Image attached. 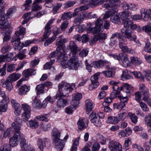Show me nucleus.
Listing matches in <instances>:
<instances>
[{"mask_svg":"<svg viewBox=\"0 0 151 151\" xmlns=\"http://www.w3.org/2000/svg\"><path fill=\"white\" fill-rule=\"evenodd\" d=\"M58 91L56 94V98L59 99L62 96H65L63 93L68 94L73 90L75 87L74 84H69L63 82L58 85Z\"/></svg>","mask_w":151,"mask_h":151,"instance_id":"nucleus-1","label":"nucleus"},{"mask_svg":"<svg viewBox=\"0 0 151 151\" xmlns=\"http://www.w3.org/2000/svg\"><path fill=\"white\" fill-rule=\"evenodd\" d=\"M60 133L57 129L55 128L52 131V135L53 140V145L59 151L62 150L65 143L60 138Z\"/></svg>","mask_w":151,"mask_h":151,"instance_id":"nucleus-2","label":"nucleus"},{"mask_svg":"<svg viewBox=\"0 0 151 151\" xmlns=\"http://www.w3.org/2000/svg\"><path fill=\"white\" fill-rule=\"evenodd\" d=\"M78 62L77 59L74 57L67 61V63L65 64H64V62H61V65L64 68H68L70 70H76L79 66Z\"/></svg>","mask_w":151,"mask_h":151,"instance_id":"nucleus-3","label":"nucleus"},{"mask_svg":"<svg viewBox=\"0 0 151 151\" xmlns=\"http://www.w3.org/2000/svg\"><path fill=\"white\" fill-rule=\"evenodd\" d=\"M6 8L5 2H1L0 4V24L6 28L8 27V22L4 16V11Z\"/></svg>","mask_w":151,"mask_h":151,"instance_id":"nucleus-4","label":"nucleus"},{"mask_svg":"<svg viewBox=\"0 0 151 151\" xmlns=\"http://www.w3.org/2000/svg\"><path fill=\"white\" fill-rule=\"evenodd\" d=\"M139 90L143 96L142 100L146 102L149 106L151 107V99L149 98L148 90L144 85L142 84L140 85Z\"/></svg>","mask_w":151,"mask_h":151,"instance_id":"nucleus-5","label":"nucleus"},{"mask_svg":"<svg viewBox=\"0 0 151 151\" xmlns=\"http://www.w3.org/2000/svg\"><path fill=\"white\" fill-rule=\"evenodd\" d=\"M22 106L24 111V112L22 114V117L23 121L26 122L30 117L31 108L26 104H22Z\"/></svg>","mask_w":151,"mask_h":151,"instance_id":"nucleus-6","label":"nucleus"},{"mask_svg":"<svg viewBox=\"0 0 151 151\" xmlns=\"http://www.w3.org/2000/svg\"><path fill=\"white\" fill-rule=\"evenodd\" d=\"M122 24L124 27L123 28L127 29L130 27L131 29L136 30L138 32H140L141 31V27L139 26L134 24L133 22L131 20H128L124 21Z\"/></svg>","mask_w":151,"mask_h":151,"instance_id":"nucleus-7","label":"nucleus"},{"mask_svg":"<svg viewBox=\"0 0 151 151\" xmlns=\"http://www.w3.org/2000/svg\"><path fill=\"white\" fill-rule=\"evenodd\" d=\"M103 21L100 18H98L95 22V27L91 28L92 32L95 34H99L102 31Z\"/></svg>","mask_w":151,"mask_h":151,"instance_id":"nucleus-8","label":"nucleus"},{"mask_svg":"<svg viewBox=\"0 0 151 151\" xmlns=\"http://www.w3.org/2000/svg\"><path fill=\"white\" fill-rule=\"evenodd\" d=\"M108 145L110 151H122V146L118 142L110 140Z\"/></svg>","mask_w":151,"mask_h":151,"instance_id":"nucleus-9","label":"nucleus"},{"mask_svg":"<svg viewBox=\"0 0 151 151\" xmlns=\"http://www.w3.org/2000/svg\"><path fill=\"white\" fill-rule=\"evenodd\" d=\"M100 73L98 72L95 73L90 78L91 83L89 86V89L92 90L93 89L96 88L99 85L98 79L100 76Z\"/></svg>","mask_w":151,"mask_h":151,"instance_id":"nucleus-10","label":"nucleus"},{"mask_svg":"<svg viewBox=\"0 0 151 151\" xmlns=\"http://www.w3.org/2000/svg\"><path fill=\"white\" fill-rule=\"evenodd\" d=\"M23 135V134H20L17 133L14 134L13 136L9 139V145H10L12 147L17 146L19 143V140L20 141L22 139L21 136Z\"/></svg>","mask_w":151,"mask_h":151,"instance_id":"nucleus-11","label":"nucleus"},{"mask_svg":"<svg viewBox=\"0 0 151 151\" xmlns=\"http://www.w3.org/2000/svg\"><path fill=\"white\" fill-rule=\"evenodd\" d=\"M120 31L123 36L125 38L127 39L131 38V40L134 41L137 43L139 42V41L136 40V36H134V37H132V32L129 29L122 28L121 29Z\"/></svg>","mask_w":151,"mask_h":151,"instance_id":"nucleus-12","label":"nucleus"},{"mask_svg":"<svg viewBox=\"0 0 151 151\" xmlns=\"http://www.w3.org/2000/svg\"><path fill=\"white\" fill-rule=\"evenodd\" d=\"M21 137L22 139L20 142V145L22 150L26 151L30 150L32 147V145L30 144L28 145V142L25 139L24 135Z\"/></svg>","mask_w":151,"mask_h":151,"instance_id":"nucleus-13","label":"nucleus"},{"mask_svg":"<svg viewBox=\"0 0 151 151\" xmlns=\"http://www.w3.org/2000/svg\"><path fill=\"white\" fill-rule=\"evenodd\" d=\"M89 118L91 122L93 123L95 126L99 127L101 126V122L95 113L92 112L89 115Z\"/></svg>","mask_w":151,"mask_h":151,"instance_id":"nucleus-14","label":"nucleus"},{"mask_svg":"<svg viewBox=\"0 0 151 151\" xmlns=\"http://www.w3.org/2000/svg\"><path fill=\"white\" fill-rule=\"evenodd\" d=\"M82 97V95L80 93H77L73 94L71 101V104L74 106V107H78L79 103V101Z\"/></svg>","mask_w":151,"mask_h":151,"instance_id":"nucleus-15","label":"nucleus"},{"mask_svg":"<svg viewBox=\"0 0 151 151\" xmlns=\"http://www.w3.org/2000/svg\"><path fill=\"white\" fill-rule=\"evenodd\" d=\"M67 48L70 50L71 52L73 55H75L81 49L80 47H78L74 41H71L70 42L69 45Z\"/></svg>","mask_w":151,"mask_h":151,"instance_id":"nucleus-16","label":"nucleus"},{"mask_svg":"<svg viewBox=\"0 0 151 151\" xmlns=\"http://www.w3.org/2000/svg\"><path fill=\"white\" fill-rule=\"evenodd\" d=\"M18 28V30L15 32V35L13 37L17 38V39H21L24 37V35L25 33L26 29L22 26H20Z\"/></svg>","mask_w":151,"mask_h":151,"instance_id":"nucleus-17","label":"nucleus"},{"mask_svg":"<svg viewBox=\"0 0 151 151\" xmlns=\"http://www.w3.org/2000/svg\"><path fill=\"white\" fill-rule=\"evenodd\" d=\"M36 73V70L32 68L25 70L23 72L25 80H27L29 77L34 76Z\"/></svg>","mask_w":151,"mask_h":151,"instance_id":"nucleus-18","label":"nucleus"},{"mask_svg":"<svg viewBox=\"0 0 151 151\" xmlns=\"http://www.w3.org/2000/svg\"><path fill=\"white\" fill-rule=\"evenodd\" d=\"M87 15L86 14L83 12H81L78 15V16L75 18L74 20V23L76 25H79L81 23L83 20L86 17Z\"/></svg>","mask_w":151,"mask_h":151,"instance_id":"nucleus-19","label":"nucleus"},{"mask_svg":"<svg viewBox=\"0 0 151 151\" xmlns=\"http://www.w3.org/2000/svg\"><path fill=\"white\" fill-rule=\"evenodd\" d=\"M85 107L86 109V113L88 114L94 107V104L92 101L89 99H86L85 101Z\"/></svg>","mask_w":151,"mask_h":151,"instance_id":"nucleus-20","label":"nucleus"},{"mask_svg":"<svg viewBox=\"0 0 151 151\" xmlns=\"http://www.w3.org/2000/svg\"><path fill=\"white\" fill-rule=\"evenodd\" d=\"M126 40L122 38H119V45L120 48L122 51L128 53L129 49L125 43Z\"/></svg>","mask_w":151,"mask_h":151,"instance_id":"nucleus-21","label":"nucleus"},{"mask_svg":"<svg viewBox=\"0 0 151 151\" xmlns=\"http://www.w3.org/2000/svg\"><path fill=\"white\" fill-rule=\"evenodd\" d=\"M120 60H122V65L125 67H128L130 65L129 61L127 55L123 53L120 54Z\"/></svg>","mask_w":151,"mask_h":151,"instance_id":"nucleus-22","label":"nucleus"},{"mask_svg":"<svg viewBox=\"0 0 151 151\" xmlns=\"http://www.w3.org/2000/svg\"><path fill=\"white\" fill-rule=\"evenodd\" d=\"M17 38L13 37L12 40H11V42L13 43L15 42V44L14 45L13 47L15 50H20L22 49L23 47L22 45H21L19 39H17Z\"/></svg>","mask_w":151,"mask_h":151,"instance_id":"nucleus-23","label":"nucleus"},{"mask_svg":"<svg viewBox=\"0 0 151 151\" xmlns=\"http://www.w3.org/2000/svg\"><path fill=\"white\" fill-rule=\"evenodd\" d=\"M108 4H104L102 6L104 8L113 7L119 5L120 2L119 0H109Z\"/></svg>","mask_w":151,"mask_h":151,"instance_id":"nucleus-24","label":"nucleus"},{"mask_svg":"<svg viewBox=\"0 0 151 151\" xmlns=\"http://www.w3.org/2000/svg\"><path fill=\"white\" fill-rule=\"evenodd\" d=\"M36 119L35 118L34 119L29 120L27 124V126L32 129L37 128L39 126V123Z\"/></svg>","mask_w":151,"mask_h":151,"instance_id":"nucleus-25","label":"nucleus"},{"mask_svg":"<svg viewBox=\"0 0 151 151\" xmlns=\"http://www.w3.org/2000/svg\"><path fill=\"white\" fill-rule=\"evenodd\" d=\"M4 88H6V89L10 91L13 88L12 81L10 79H8L4 82L2 85Z\"/></svg>","mask_w":151,"mask_h":151,"instance_id":"nucleus-26","label":"nucleus"},{"mask_svg":"<svg viewBox=\"0 0 151 151\" xmlns=\"http://www.w3.org/2000/svg\"><path fill=\"white\" fill-rule=\"evenodd\" d=\"M140 16L142 19L145 20H146L149 16H150V13L148 12V13L147 10L146 9H142L140 10Z\"/></svg>","mask_w":151,"mask_h":151,"instance_id":"nucleus-27","label":"nucleus"},{"mask_svg":"<svg viewBox=\"0 0 151 151\" xmlns=\"http://www.w3.org/2000/svg\"><path fill=\"white\" fill-rule=\"evenodd\" d=\"M58 99L57 101V107L58 109L63 108L68 104L67 100L62 98Z\"/></svg>","mask_w":151,"mask_h":151,"instance_id":"nucleus-28","label":"nucleus"},{"mask_svg":"<svg viewBox=\"0 0 151 151\" xmlns=\"http://www.w3.org/2000/svg\"><path fill=\"white\" fill-rule=\"evenodd\" d=\"M54 35L51 38H49L46 40L45 42L44 45L45 47L48 46L50 44L52 43L56 38V36L58 34V32L57 31L55 32H53Z\"/></svg>","mask_w":151,"mask_h":151,"instance_id":"nucleus-29","label":"nucleus"},{"mask_svg":"<svg viewBox=\"0 0 151 151\" xmlns=\"http://www.w3.org/2000/svg\"><path fill=\"white\" fill-rule=\"evenodd\" d=\"M131 17V14L129 11H125L122 12L121 14V18L124 21L129 20Z\"/></svg>","mask_w":151,"mask_h":151,"instance_id":"nucleus-30","label":"nucleus"},{"mask_svg":"<svg viewBox=\"0 0 151 151\" xmlns=\"http://www.w3.org/2000/svg\"><path fill=\"white\" fill-rule=\"evenodd\" d=\"M30 89V87L26 85L22 86L19 89V93L20 95L25 94L28 92Z\"/></svg>","mask_w":151,"mask_h":151,"instance_id":"nucleus-31","label":"nucleus"},{"mask_svg":"<svg viewBox=\"0 0 151 151\" xmlns=\"http://www.w3.org/2000/svg\"><path fill=\"white\" fill-rule=\"evenodd\" d=\"M131 62L136 65H139L142 63V60L137 57H132L130 58Z\"/></svg>","mask_w":151,"mask_h":151,"instance_id":"nucleus-32","label":"nucleus"},{"mask_svg":"<svg viewBox=\"0 0 151 151\" xmlns=\"http://www.w3.org/2000/svg\"><path fill=\"white\" fill-rule=\"evenodd\" d=\"M21 125H19L13 122L12 124V129H13L14 131L15 132L14 134L17 133H19L20 134H23L21 133L20 130L21 129Z\"/></svg>","mask_w":151,"mask_h":151,"instance_id":"nucleus-33","label":"nucleus"},{"mask_svg":"<svg viewBox=\"0 0 151 151\" xmlns=\"http://www.w3.org/2000/svg\"><path fill=\"white\" fill-rule=\"evenodd\" d=\"M67 55L63 53H61L58 57V59L59 60H60L61 65V63L62 62L64 63V64H65L67 62Z\"/></svg>","mask_w":151,"mask_h":151,"instance_id":"nucleus-34","label":"nucleus"},{"mask_svg":"<svg viewBox=\"0 0 151 151\" xmlns=\"http://www.w3.org/2000/svg\"><path fill=\"white\" fill-rule=\"evenodd\" d=\"M55 101V99H54L52 98L50 96H48L43 101L42 104V106L43 107L46 106L48 102L52 103Z\"/></svg>","mask_w":151,"mask_h":151,"instance_id":"nucleus-35","label":"nucleus"},{"mask_svg":"<svg viewBox=\"0 0 151 151\" xmlns=\"http://www.w3.org/2000/svg\"><path fill=\"white\" fill-rule=\"evenodd\" d=\"M80 139V137H79L74 140V143L70 148V151H76L77 150V146L78 145Z\"/></svg>","mask_w":151,"mask_h":151,"instance_id":"nucleus-36","label":"nucleus"},{"mask_svg":"<svg viewBox=\"0 0 151 151\" xmlns=\"http://www.w3.org/2000/svg\"><path fill=\"white\" fill-rule=\"evenodd\" d=\"M122 86L120 87L121 90L122 91L123 89L124 91L127 93H130L131 87L127 83H123Z\"/></svg>","mask_w":151,"mask_h":151,"instance_id":"nucleus-37","label":"nucleus"},{"mask_svg":"<svg viewBox=\"0 0 151 151\" xmlns=\"http://www.w3.org/2000/svg\"><path fill=\"white\" fill-rule=\"evenodd\" d=\"M21 76V74L19 73H13L9 76V79H10L12 82V81H15L19 78Z\"/></svg>","mask_w":151,"mask_h":151,"instance_id":"nucleus-38","label":"nucleus"},{"mask_svg":"<svg viewBox=\"0 0 151 151\" xmlns=\"http://www.w3.org/2000/svg\"><path fill=\"white\" fill-rule=\"evenodd\" d=\"M122 77L126 79H129L132 78V76L131 75V72L127 70L123 71L122 75Z\"/></svg>","mask_w":151,"mask_h":151,"instance_id":"nucleus-39","label":"nucleus"},{"mask_svg":"<svg viewBox=\"0 0 151 151\" xmlns=\"http://www.w3.org/2000/svg\"><path fill=\"white\" fill-rule=\"evenodd\" d=\"M48 115L45 114L44 115H40L36 116L35 119L40 121L47 122L48 121Z\"/></svg>","mask_w":151,"mask_h":151,"instance_id":"nucleus-40","label":"nucleus"},{"mask_svg":"<svg viewBox=\"0 0 151 151\" xmlns=\"http://www.w3.org/2000/svg\"><path fill=\"white\" fill-rule=\"evenodd\" d=\"M111 21L113 23L117 24L120 23V18L118 15H116L113 16L111 17L110 18Z\"/></svg>","mask_w":151,"mask_h":151,"instance_id":"nucleus-41","label":"nucleus"},{"mask_svg":"<svg viewBox=\"0 0 151 151\" xmlns=\"http://www.w3.org/2000/svg\"><path fill=\"white\" fill-rule=\"evenodd\" d=\"M102 73L104 76L107 78L112 77L114 75V72L111 71V70L103 71Z\"/></svg>","mask_w":151,"mask_h":151,"instance_id":"nucleus-42","label":"nucleus"},{"mask_svg":"<svg viewBox=\"0 0 151 151\" xmlns=\"http://www.w3.org/2000/svg\"><path fill=\"white\" fill-rule=\"evenodd\" d=\"M72 13L71 12H67L64 13L62 15L61 19L64 20L65 19H69L72 17Z\"/></svg>","mask_w":151,"mask_h":151,"instance_id":"nucleus-43","label":"nucleus"},{"mask_svg":"<svg viewBox=\"0 0 151 151\" xmlns=\"http://www.w3.org/2000/svg\"><path fill=\"white\" fill-rule=\"evenodd\" d=\"M32 1L31 0H27L25 1L24 5L22 6V8L23 10H28L29 9L30 5L32 3Z\"/></svg>","mask_w":151,"mask_h":151,"instance_id":"nucleus-44","label":"nucleus"},{"mask_svg":"<svg viewBox=\"0 0 151 151\" xmlns=\"http://www.w3.org/2000/svg\"><path fill=\"white\" fill-rule=\"evenodd\" d=\"M8 103L3 101L0 102V112H4L6 111Z\"/></svg>","mask_w":151,"mask_h":151,"instance_id":"nucleus-45","label":"nucleus"},{"mask_svg":"<svg viewBox=\"0 0 151 151\" xmlns=\"http://www.w3.org/2000/svg\"><path fill=\"white\" fill-rule=\"evenodd\" d=\"M77 107H74V106L71 105V106H69L65 108V112L68 114H71L75 109V108Z\"/></svg>","mask_w":151,"mask_h":151,"instance_id":"nucleus-46","label":"nucleus"},{"mask_svg":"<svg viewBox=\"0 0 151 151\" xmlns=\"http://www.w3.org/2000/svg\"><path fill=\"white\" fill-rule=\"evenodd\" d=\"M32 106L35 108H40L41 107L40 101L39 99L35 98L33 101Z\"/></svg>","mask_w":151,"mask_h":151,"instance_id":"nucleus-47","label":"nucleus"},{"mask_svg":"<svg viewBox=\"0 0 151 151\" xmlns=\"http://www.w3.org/2000/svg\"><path fill=\"white\" fill-rule=\"evenodd\" d=\"M11 129H8L3 132V136H2L1 134L0 133V140H2L4 138H5L9 136L11 133Z\"/></svg>","mask_w":151,"mask_h":151,"instance_id":"nucleus-48","label":"nucleus"},{"mask_svg":"<svg viewBox=\"0 0 151 151\" xmlns=\"http://www.w3.org/2000/svg\"><path fill=\"white\" fill-rule=\"evenodd\" d=\"M128 116L133 123L135 124L137 122V117L135 114L129 112Z\"/></svg>","mask_w":151,"mask_h":151,"instance_id":"nucleus-49","label":"nucleus"},{"mask_svg":"<svg viewBox=\"0 0 151 151\" xmlns=\"http://www.w3.org/2000/svg\"><path fill=\"white\" fill-rule=\"evenodd\" d=\"M127 114L125 112H124L119 114L117 116H116L118 122L121 121H123L127 117Z\"/></svg>","mask_w":151,"mask_h":151,"instance_id":"nucleus-50","label":"nucleus"},{"mask_svg":"<svg viewBox=\"0 0 151 151\" xmlns=\"http://www.w3.org/2000/svg\"><path fill=\"white\" fill-rule=\"evenodd\" d=\"M144 50L148 53H150L151 52V45L148 39L147 40L145 46L144 48Z\"/></svg>","mask_w":151,"mask_h":151,"instance_id":"nucleus-51","label":"nucleus"},{"mask_svg":"<svg viewBox=\"0 0 151 151\" xmlns=\"http://www.w3.org/2000/svg\"><path fill=\"white\" fill-rule=\"evenodd\" d=\"M77 124L78 128L81 129H84L86 127L83 119H80L77 123Z\"/></svg>","mask_w":151,"mask_h":151,"instance_id":"nucleus-52","label":"nucleus"},{"mask_svg":"<svg viewBox=\"0 0 151 151\" xmlns=\"http://www.w3.org/2000/svg\"><path fill=\"white\" fill-rule=\"evenodd\" d=\"M103 61L99 60L93 62V66L95 68H101L103 66Z\"/></svg>","mask_w":151,"mask_h":151,"instance_id":"nucleus-53","label":"nucleus"},{"mask_svg":"<svg viewBox=\"0 0 151 151\" xmlns=\"http://www.w3.org/2000/svg\"><path fill=\"white\" fill-rule=\"evenodd\" d=\"M107 121L109 123L111 124H116L118 123L116 116L109 117Z\"/></svg>","mask_w":151,"mask_h":151,"instance_id":"nucleus-54","label":"nucleus"},{"mask_svg":"<svg viewBox=\"0 0 151 151\" xmlns=\"http://www.w3.org/2000/svg\"><path fill=\"white\" fill-rule=\"evenodd\" d=\"M144 120L145 124L151 128V113L145 117Z\"/></svg>","mask_w":151,"mask_h":151,"instance_id":"nucleus-55","label":"nucleus"},{"mask_svg":"<svg viewBox=\"0 0 151 151\" xmlns=\"http://www.w3.org/2000/svg\"><path fill=\"white\" fill-rule=\"evenodd\" d=\"M45 31L43 34V37L44 39L47 38L50 35L51 32L50 27H45Z\"/></svg>","mask_w":151,"mask_h":151,"instance_id":"nucleus-56","label":"nucleus"},{"mask_svg":"<svg viewBox=\"0 0 151 151\" xmlns=\"http://www.w3.org/2000/svg\"><path fill=\"white\" fill-rule=\"evenodd\" d=\"M44 86L43 84H40L37 86L36 89L37 91V93L38 94L43 93L44 92Z\"/></svg>","mask_w":151,"mask_h":151,"instance_id":"nucleus-57","label":"nucleus"},{"mask_svg":"<svg viewBox=\"0 0 151 151\" xmlns=\"http://www.w3.org/2000/svg\"><path fill=\"white\" fill-rule=\"evenodd\" d=\"M11 149L10 145L8 144H5L1 147L0 151H9Z\"/></svg>","mask_w":151,"mask_h":151,"instance_id":"nucleus-58","label":"nucleus"},{"mask_svg":"<svg viewBox=\"0 0 151 151\" xmlns=\"http://www.w3.org/2000/svg\"><path fill=\"white\" fill-rule=\"evenodd\" d=\"M1 96L3 98L1 101H4L6 103H8L9 102V98L6 96L4 91L1 92L0 93Z\"/></svg>","mask_w":151,"mask_h":151,"instance_id":"nucleus-59","label":"nucleus"},{"mask_svg":"<svg viewBox=\"0 0 151 151\" xmlns=\"http://www.w3.org/2000/svg\"><path fill=\"white\" fill-rule=\"evenodd\" d=\"M37 145L40 149V151H43L44 147L45 146V145L41 139H40L38 140L37 142Z\"/></svg>","mask_w":151,"mask_h":151,"instance_id":"nucleus-60","label":"nucleus"},{"mask_svg":"<svg viewBox=\"0 0 151 151\" xmlns=\"http://www.w3.org/2000/svg\"><path fill=\"white\" fill-rule=\"evenodd\" d=\"M112 98L110 97H106L105 98L104 101L103 103V106H106L107 105H109L112 102Z\"/></svg>","mask_w":151,"mask_h":151,"instance_id":"nucleus-61","label":"nucleus"},{"mask_svg":"<svg viewBox=\"0 0 151 151\" xmlns=\"http://www.w3.org/2000/svg\"><path fill=\"white\" fill-rule=\"evenodd\" d=\"M131 139L128 137L125 139L124 147L125 149L127 150L128 148L129 145L131 144Z\"/></svg>","mask_w":151,"mask_h":151,"instance_id":"nucleus-62","label":"nucleus"},{"mask_svg":"<svg viewBox=\"0 0 151 151\" xmlns=\"http://www.w3.org/2000/svg\"><path fill=\"white\" fill-rule=\"evenodd\" d=\"M15 9L14 7L10 8L8 11L6 15L7 18H9L12 16V14L15 12Z\"/></svg>","mask_w":151,"mask_h":151,"instance_id":"nucleus-63","label":"nucleus"},{"mask_svg":"<svg viewBox=\"0 0 151 151\" xmlns=\"http://www.w3.org/2000/svg\"><path fill=\"white\" fill-rule=\"evenodd\" d=\"M142 29L146 32H151V24H149L147 25L143 26Z\"/></svg>","mask_w":151,"mask_h":151,"instance_id":"nucleus-64","label":"nucleus"}]
</instances>
